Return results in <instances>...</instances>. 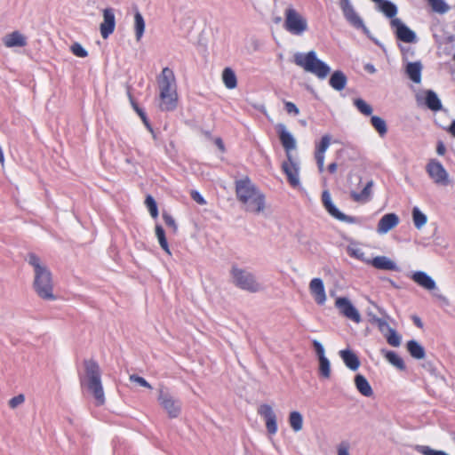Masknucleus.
Here are the masks:
<instances>
[{
  "label": "nucleus",
  "instance_id": "1",
  "mask_svg": "<svg viewBox=\"0 0 455 455\" xmlns=\"http://www.w3.org/2000/svg\"><path fill=\"white\" fill-rule=\"evenodd\" d=\"M26 260L33 267V288L36 293L43 299L55 300L52 275L48 267L35 253H29Z\"/></svg>",
  "mask_w": 455,
  "mask_h": 455
},
{
  "label": "nucleus",
  "instance_id": "2",
  "mask_svg": "<svg viewBox=\"0 0 455 455\" xmlns=\"http://www.w3.org/2000/svg\"><path fill=\"white\" fill-rule=\"evenodd\" d=\"M235 194L244 211L254 214L264 212L265 196L249 178L245 177L235 181Z\"/></svg>",
  "mask_w": 455,
  "mask_h": 455
},
{
  "label": "nucleus",
  "instance_id": "3",
  "mask_svg": "<svg viewBox=\"0 0 455 455\" xmlns=\"http://www.w3.org/2000/svg\"><path fill=\"white\" fill-rule=\"evenodd\" d=\"M159 103L162 111H172L178 103L177 84L174 73L169 68H163L158 79Z\"/></svg>",
  "mask_w": 455,
  "mask_h": 455
},
{
  "label": "nucleus",
  "instance_id": "4",
  "mask_svg": "<svg viewBox=\"0 0 455 455\" xmlns=\"http://www.w3.org/2000/svg\"><path fill=\"white\" fill-rule=\"evenodd\" d=\"M82 387H84L93 396L98 406L105 403V394L101 381V371L97 362L84 361V374L80 379Z\"/></svg>",
  "mask_w": 455,
  "mask_h": 455
},
{
  "label": "nucleus",
  "instance_id": "5",
  "mask_svg": "<svg viewBox=\"0 0 455 455\" xmlns=\"http://www.w3.org/2000/svg\"><path fill=\"white\" fill-rule=\"evenodd\" d=\"M293 61L297 66L320 79H324L331 71L330 67L316 57L315 51L307 53L297 52L293 56Z\"/></svg>",
  "mask_w": 455,
  "mask_h": 455
},
{
  "label": "nucleus",
  "instance_id": "6",
  "mask_svg": "<svg viewBox=\"0 0 455 455\" xmlns=\"http://www.w3.org/2000/svg\"><path fill=\"white\" fill-rule=\"evenodd\" d=\"M230 273L232 282L236 287L249 292H259L263 290L262 284L251 272L233 266Z\"/></svg>",
  "mask_w": 455,
  "mask_h": 455
},
{
  "label": "nucleus",
  "instance_id": "7",
  "mask_svg": "<svg viewBox=\"0 0 455 455\" xmlns=\"http://www.w3.org/2000/svg\"><path fill=\"white\" fill-rule=\"evenodd\" d=\"M284 28L294 36L303 35L308 28L305 17L293 8H287L284 12Z\"/></svg>",
  "mask_w": 455,
  "mask_h": 455
},
{
  "label": "nucleus",
  "instance_id": "8",
  "mask_svg": "<svg viewBox=\"0 0 455 455\" xmlns=\"http://www.w3.org/2000/svg\"><path fill=\"white\" fill-rule=\"evenodd\" d=\"M158 402L170 418L179 417L181 411V402L172 396L168 391L162 388L159 390Z\"/></svg>",
  "mask_w": 455,
  "mask_h": 455
},
{
  "label": "nucleus",
  "instance_id": "9",
  "mask_svg": "<svg viewBox=\"0 0 455 455\" xmlns=\"http://www.w3.org/2000/svg\"><path fill=\"white\" fill-rule=\"evenodd\" d=\"M282 170L292 188H296L300 187L299 163L291 154H288L287 160L283 162Z\"/></svg>",
  "mask_w": 455,
  "mask_h": 455
},
{
  "label": "nucleus",
  "instance_id": "10",
  "mask_svg": "<svg viewBox=\"0 0 455 455\" xmlns=\"http://www.w3.org/2000/svg\"><path fill=\"white\" fill-rule=\"evenodd\" d=\"M426 171L435 184L440 186L450 184L449 173L439 161L430 160L426 166Z\"/></svg>",
  "mask_w": 455,
  "mask_h": 455
},
{
  "label": "nucleus",
  "instance_id": "11",
  "mask_svg": "<svg viewBox=\"0 0 455 455\" xmlns=\"http://www.w3.org/2000/svg\"><path fill=\"white\" fill-rule=\"evenodd\" d=\"M322 201L326 211L335 219L347 222V223H356L355 217L347 216L341 212L332 203L331 194L325 190L322 194Z\"/></svg>",
  "mask_w": 455,
  "mask_h": 455
},
{
  "label": "nucleus",
  "instance_id": "12",
  "mask_svg": "<svg viewBox=\"0 0 455 455\" xmlns=\"http://www.w3.org/2000/svg\"><path fill=\"white\" fill-rule=\"evenodd\" d=\"M390 25L399 40L404 43H415L417 41L415 32L409 28L400 19L391 20Z\"/></svg>",
  "mask_w": 455,
  "mask_h": 455
},
{
  "label": "nucleus",
  "instance_id": "13",
  "mask_svg": "<svg viewBox=\"0 0 455 455\" xmlns=\"http://www.w3.org/2000/svg\"><path fill=\"white\" fill-rule=\"evenodd\" d=\"M335 307L345 317L358 323L361 322L359 311L353 306L351 301L344 297H339L335 301Z\"/></svg>",
  "mask_w": 455,
  "mask_h": 455
},
{
  "label": "nucleus",
  "instance_id": "14",
  "mask_svg": "<svg viewBox=\"0 0 455 455\" xmlns=\"http://www.w3.org/2000/svg\"><path fill=\"white\" fill-rule=\"evenodd\" d=\"M331 137L325 134L321 140L315 144V159L320 173L324 172L325 153L331 145Z\"/></svg>",
  "mask_w": 455,
  "mask_h": 455
},
{
  "label": "nucleus",
  "instance_id": "15",
  "mask_svg": "<svg viewBox=\"0 0 455 455\" xmlns=\"http://www.w3.org/2000/svg\"><path fill=\"white\" fill-rule=\"evenodd\" d=\"M258 413L263 417L266 427L270 435H275L277 432L276 415L273 408L267 403L261 404L258 409Z\"/></svg>",
  "mask_w": 455,
  "mask_h": 455
},
{
  "label": "nucleus",
  "instance_id": "16",
  "mask_svg": "<svg viewBox=\"0 0 455 455\" xmlns=\"http://www.w3.org/2000/svg\"><path fill=\"white\" fill-rule=\"evenodd\" d=\"M340 8L344 17L350 25L357 29L362 28L364 32H367V28L364 26L363 20L357 14L351 3L347 4H342Z\"/></svg>",
  "mask_w": 455,
  "mask_h": 455
},
{
  "label": "nucleus",
  "instance_id": "17",
  "mask_svg": "<svg viewBox=\"0 0 455 455\" xmlns=\"http://www.w3.org/2000/svg\"><path fill=\"white\" fill-rule=\"evenodd\" d=\"M276 131L280 139V141L286 151V157L288 154H291V150L296 148V140L292 134L288 132L286 126L283 124H278L276 125Z\"/></svg>",
  "mask_w": 455,
  "mask_h": 455
},
{
  "label": "nucleus",
  "instance_id": "18",
  "mask_svg": "<svg viewBox=\"0 0 455 455\" xmlns=\"http://www.w3.org/2000/svg\"><path fill=\"white\" fill-rule=\"evenodd\" d=\"M309 291L318 305H323L327 297L325 293L324 284L321 278H313L309 283Z\"/></svg>",
  "mask_w": 455,
  "mask_h": 455
},
{
  "label": "nucleus",
  "instance_id": "19",
  "mask_svg": "<svg viewBox=\"0 0 455 455\" xmlns=\"http://www.w3.org/2000/svg\"><path fill=\"white\" fill-rule=\"evenodd\" d=\"M116 26L115 14L112 9L103 11V22L100 24V34L103 38H108L113 33Z\"/></svg>",
  "mask_w": 455,
  "mask_h": 455
},
{
  "label": "nucleus",
  "instance_id": "20",
  "mask_svg": "<svg viewBox=\"0 0 455 455\" xmlns=\"http://www.w3.org/2000/svg\"><path fill=\"white\" fill-rule=\"evenodd\" d=\"M399 224V218L395 213L385 214L379 221L377 232L385 235Z\"/></svg>",
  "mask_w": 455,
  "mask_h": 455
},
{
  "label": "nucleus",
  "instance_id": "21",
  "mask_svg": "<svg viewBox=\"0 0 455 455\" xmlns=\"http://www.w3.org/2000/svg\"><path fill=\"white\" fill-rule=\"evenodd\" d=\"M411 280L418 285L427 291H433L436 288L435 280L424 271H416L411 275Z\"/></svg>",
  "mask_w": 455,
  "mask_h": 455
},
{
  "label": "nucleus",
  "instance_id": "22",
  "mask_svg": "<svg viewBox=\"0 0 455 455\" xmlns=\"http://www.w3.org/2000/svg\"><path fill=\"white\" fill-rule=\"evenodd\" d=\"M377 269L398 271L397 264L387 256H377L371 259L370 264Z\"/></svg>",
  "mask_w": 455,
  "mask_h": 455
},
{
  "label": "nucleus",
  "instance_id": "23",
  "mask_svg": "<svg viewBox=\"0 0 455 455\" xmlns=\"http://www.w3.org/2000/svg\"><path fill=\"white\" fill-rule=\"evenodd\" d=\"M373 186V180H369L361 192L351 191L350 197L356 203L366 204L371 200Z\"/></svg>",
  "mask_w": 455,
  "mask_h": 455
},
{
  "label": "nucleus",
  "instance_id": "24",
  "mask_svg": "<svg viewBox=\"0 0 455 455\" xmlns=\"http://www.w3.org/2000/svg\"><path fill=\"white\" fill-rule=\"evenodd\" d=\"M345 365L351 371H355L360 367V360L356 354L350 349H343L339 352Z\"/></svg>",
  "mask_w": 455,
  "mask_h": 455
},
{
  "label": "nucleus",
  "instance_id": "25",
  "mask_svg": "<svg viewBox=\"0 0 455 455\" xmlns=\"http://www.w3.org/2000/svg\"><path fill=\"white\" fill-rule=\"evenodd\" d=\"M4 44L8 48L22 47L27 44V38L19 31L7 34L3 38Z\"/></svg>",
  "mask_w": 455,
  "mask_h": 455
},
{
  "label": "nucleus",
  "instance_id": "26",
  "mask_svg": "<svg viewBox=\"0 0 455 455\" xmlns=\"http://www.w3.org/2000/svg\"><path fill=\"white\" fill-rule=\"evenodd\" d=\"M424 103L432 111H439L443 108L441 100L437 94L432 90H426L423 92Z\"/></svg>",
  "mask_w": 455,
  "mask_h": 455
},
{
  "label": "nucleus",
  "instance_id": "27",
  "mask_svg": "<svg viewBox=\"0 0 455 455\" xmlns=\"http://www.w3.org/2000/svg\"><path fill=\"white\" fill-rule=\"evenodd\" d=\"M355 385L358 392L363 396L370 397L373 395V390L366 379L362 374H357L355 377Z\"/></svg>",
  "mask_w": 455,
  "mask_h": 455
},
{
  "label": "nucleus",
  "instance_id": "28",
  "mask_svg": "<svg viewBox=\"0 0 455 455\" xmlns=\"http://www.w3.org/2000/svg\"><path fill=\"white\" fill-rule=\"evenodd\" d=\"M405 72L414 83L419 84L421 82L422 64L420 61L409 62L406 65Z\"/></svg>",
  "mask_w": 455,
  "mask_h": 455
},
{
  "label": "nucleus",
  "instance_id": "29",
  "mask_svg": "<svg viewBox=\"0 0 455 455\" xmlns=\"http://www.w3.org/2000/svg\"><path fill=\"white\" fill-rule=\"evenodd\" d=\"M347 83V78L346 75L340 71L337 70L332 73L330 77L329 84L336 91H342Z\"/></svg>",
  "mask_w": 455,
  "mask_h": 455
},
{
  "label": "nucleus",
  "instance_id": "30",
  "mask_svg": "<svg viewBox=\"0 0 455 455\" xmlns=\"http://www.w3.org/2000/svg\"><path fill=\"white\" fill-rule=\"evenodd\" d=\"M347 251L352 258L359 259L366 264H370L371 258L365 255V252L355 243H351L347 246Z\"/></svg>",
  "mask_w": 455,
  "mask_h": 455
},
{
  "label": "nucleus",
  "instance_id": "31",
  "mask_svg": "<svg viewBox=\"0 0 455 455\" xmlns=\"http://www.w3.org/2000/svg\"><path fill=\"white\" fill-rule=\"evenodd\" d=\"M382 355L387 360L389 363L397 368L398 370H404L405 364L403 360L394 351L381 350Z\"/></svg>",
  "mask_w": 455,
  "mask_h": 455
},
{
  "label": "nucleus",
  "instance_id": "32",
  "mask_svg": "<svg viewBox=\"0 0 455 455\" xmlns=\"http://www.w3.org/2000/svg\"><path fill=\"white\" fill-rule=\"evenodd\" d=\"M407 350L410 355L415 359H423L425 357L424 347L416 340L412 339L407 342Z\"/></svg>",
  "mask_w": 455,
  "mask_h": 455
},
{
  "label": "nucleus",
  "instance_id": "33",
  "mask_svg": "<svg viewBox=\"0 0 455 455\" xmlns=\"http://www.w3.org/2000/svg\"><path fill=\"white\" fill-rule=\"evenodd\" d=\"M222 81L228 89H235L237 85L235 73L230 68H226L222 71Z\"/></svg>",
  "mask_w": 455,
  "mask_h": 455
},
{
  "label": "nucleus",
  "instance_id": "34",
  "mask_svg": "<svg viewBox=\"0 0 455 455\" xmlns=\"http://www.w3.org/2000/svg\"><path fill=\"white\" fill-rule=\"evenodd\" d=\"M378 9L387 18H392V20L395 19V16L397 13V7L395 4L387 0H382L380 3H379Z\"/></svg>",
  "mask_w": 455,
  "mask_h": 455
},
{
  "label": "nucleus",
  "instance_id": "35",
  "mask_svg": "<svg viewBox=\"0 0 455 455\" xmlns=\"http://www.w3.org/2000/svg\"><path fill=\"white\" fill-rule=\"evenodd\" d=\"M412 220L417 229H421L427 222V217L417 206L412 209Z\"/></svg>",
  "mask_w": 455,
  "mask_h": 455
},
{
  "label": "nucleus",
  "instance_id": "36",
  "mask_svg": "<svg viewBox=\"0 0 455 455\" xmlns=\"http://www.w3.org/2000/svg\"><path fill=\"white\" fill-rule=\"evenodd\" d=\"M289 424L294 432H299L303 427V417L299 411H291L289 415Z\"/></svg>",
  "mask_w": 455,
  "mask_h": 455
},
{
  "label": "nucleus",
  "instance_id": "37",
  "mask_svg": "<svg viewBox=\"0 0 455 455\" xmlns=\"http://www.w3.org/2000/svg\"><path fill=\"white\" fill-rule=\"evenodd\" d=\"M134 29L136 40L140 41L145 31V20L139 12L134 14Z\"/></svg>",
  "mask_w": 455,
  "mask_h": 455
},
{
  "label": "nucleus",
  "instance_id": "38",
  "mask_svg": "<svg viewBox=\"0 0 455 455\" xmlns=\"http://www.w3.org/2000/svg\"><path fill=\"white\" fill-rule=\"evenodd\" d=\"M371 124L380 137L386 135L387 132V126L386 121L383 118L377 116H372L371 117Z\"/></svg>",
  "mask_w": 455,
  "mask_h": 455
},
{
  "label": "nucleus",
  "instance_id": "39",
  "mask_svg": "<svg viewBox=\"0 0 455 455\" xmlns=\"http://www.w3.org/2000/svg\"><path fill=\"white\" fill-rule=\"evenodd\" d=\"M433 12L443 14L450 10V6L444 0H427Z\"/></svg>",
  "mask_w": 455,
  "mask_h": 455
},
{
  "label": "nucleus",
  "instance_id": "40",
  "mask_svg": "<svg viewBox=\"0 0 455 455\" xmlns=\"http://www.w3.org/2000/svg\"><path fill=\"white\" fill-rule=\"evenodd\" d=\"M384 336L390 346L397 347L401 345L402 337L393 328L387 331Z\"/></svg>",
  "mask_w": 455,
  "mask_h": 455
},
{
  "label": "nucleus",
  "instance_id": "41",
  "mask_svg": "<svg viewBox=\"0 0 455 455\" xmlns=\"http://www.w3.org/2000/svg\"><path fill=\"white\" fill-rule=\"evenodd\" d=\"M354 105L357 110L364 116H371L372 114L373 109L371 106L362 99H355L354 100Z\"/></svg>",
  "mask_w": 455,
  "mask_h": 455
},
{
  "label": "nucleus",
  "instance_id": "42",
  "mask_svg": "<svg viewBox=\"0 0 455 455\" xmlns=\"http://www.w3.org/2000/svg\"><path fill=\"white\" fill-rule=\"evenodd\" d=\"M319 359V371L323 378H330L331 376V363L326 356H322Z\"/></svg>",
  "mask_w": 455,
  "mask_h": 455
},
{
  "label": "nucleus",
  "instance_id": "43",
  "mask_svg": "<svg viewBox=\"0 0 455 455\" xmlns=\"http://www.w3.org/2000/svg\"><path fill=\"white\" fill-rule=\"evenodd\" d=\"M145 204L148 207L150 215L156 219L158 216V209L155 199L151 196H148L145 200Z\"/></svg>",
  "mask_w": 455,
  "mask_h": 455
},
{
  "label": "nucleus",
  "instance_id": "44",
  "mask_svg": "<svg viewBox=\"0 0 455 455\" xmlns=\"http://www.w3.org/2000/svg\"><path fill=\"white\" fill-rule=\"evenodd\" d=\"M70 51L74 55L79 58H85L88 55L87 51L79 43L73 44L70 47Z\"/></svg>",
  "mask_w": 455,
  "mask_h": 455
},
{
  "label": "nucleus",
  "instance_id": "45",
  "mask_svg": "<svg viewBox=\"0 0 455 455\" xmlns=\"http://www.w3.org/2000/svg\"><path fill=\"white\" fill-rule=\"evenodd\" d=\"M129 379L132 382L137 383L138 385H140L141 387H147L149 389L152 388L151 385L144 378L140 377L138 375L132 374V375H130Z\"/></svg>",
  "mask_w": 455,
  "mask_h": 455
},
{
  "label": "nucleus",
  "instance_id": "46",
  "mask_svg": "<svg viewBox=\"0 0 455 455\" xmlns=\"http://www.w3.org/2000/svg\"><path fill=\"white\" fill-rule=\"evenodd\" d=\"M415 450L422 455H437L439 452L427 445H417Z\"/></svg>",
  "mask_w": 455,
  "mask_h": 455
},
{
  "label": "nucleus",
  "instance_id": "47",
  "mask_svg": "<svg viewBox=\"0 0 455 455\" xmlns=\"http://www.w3.org/2000/svg\"><path fill=\"white\" fill-rule=\"evenodd\" d=\"M415 450L422 455H437L439 452L427 445H417Z\"/></svg>",
  "mask_w": 455,
  "mask_h": 455
},
{
  "label": "nucleus",
  "instance_id": "48",
  "mask_svg": "<svg viewBox=\"0 0 455 455\" xmlns=\"http://www.w3.org/2000/svg\"><path fill=\"white\" fill-rule=\"evenodd\" d=\"M24 401H25V396L23 395H18L12 397V399H10L8 404L12 409H15L18 406H20V404H22L24 403Z\"/></svg>",
  "mask_w": 455,
  "mask_h": 455
},
{
  "label": "nucleus",
  "instance_id": "49",
  "mask_svg": "<svg viewBox=\"0 0 455 455\" xmlns=\"http://www.w3.org/2000/svg\"><path fill=\"white\" fill-rule=\"evenodd\" d=\"M163 220L164 223L171 228L174 232L177 231L178 227L176 225L175 220L168 213L164 212L163 213Z\"/></svg>",
  "mask_w": 455,
  "mask_h": 455
},
{
  "label": "nucleus",
  "instance_id": "50",
  "mask_svg": "<svg viewBox=\"0 0 455 455\" xmlns=\"http://www.w3.org/2000/svg\"><path fill=\"white\" fill-rule=\"evenodd\" d=\"M374 322L376 323V324L378 325L379 331L383 334H385L387 331H388L391 329V327L389 326V324L387 323V322L385 319L375 318Z\"/></svg>",
  "mask_w": 455,
  "mask_h": 455
},
{
  "label": "nucleus",
  "instance_id": "51",
  "mask_svg": "<svg viewBox=\"0 0 455 455\" xmlns=\"http://www.w3.org/2000/svg\"><path fill=\"white\" fill-rule=\"evenodd\" d=\"M284 106L288 114H292L294 116H298L299 114V110L294 103L291 101H285Z\"/></svg>",
  "mask_w": 455,
  "mask_h": 455
},
{
  "label": "nucleus",
  "instance_id": "52",
  "mask_svg": "<svg viewBox=\"0 0 455 455\" xmlns=\"http://www.w3.org/2000/svg\"><path fill=\"white\" fill-rule=\"evenodd\" d=\"M313 346L315 347V350L317 354V356L318 358H322V356H325L324 355V347L318 341V340H314L313 341Z\"/></svg>",
  "mask_w": 455,
  "mask_h": 455
},
{
  "label": "nucleus",
  "instance_id": "53",
  "mask_svg": "<svg viewBox=\"0 0 455 455\" xmlns=\"http://www.w3.org/2000/svg\"><path fill=\"white\" fill-rule=\"evenodd\" d=\"M191 197L193 198L194 201H196L197 204H199L201 205H204L206 204V201L204 200V198L197 191H195V190L192 191Z\"/></svg>",
  "mask_w": 455,
  "mask_h": 455
},
{
  "label": "nucleus",
  "instance_id": "54",
  "mask_svg": "<svg viewBox=\"0 0 455 455\" xmlns=\"http://www.w3.org/2000/svg\"><path fill=\"white\" fill-rule=\"evenodd\" d=\"M338 455H350L349 454V447L347 443H341L338 446Z\"/></svg>",
  "mask_w": 455,
  "mask_h": 455
},
{
  "label": "nucleus",
  "instance_id": "55",
  "mask_svg": "<svg viewBox=\"0 0 455 455\" xmlns=\"http://www.w3.org/2000/svg\"><path fill=\"white\" fill-rule=\"evenodd\" d=\"M158 243H159L161 248L164 251H166L168 254H171V251H170L169 245H168V243H167L165 235L164 237L159 238L158 239Z\"/></svg>",
  "mask_w": 455,
  "mask_h": 455
},
{
  "label": "nucleus",
  "instance_id": "56",
  "mask_svg": "<svg viewBox=\"0 0 455 455\" xmlns=\"http://www.w3.org/2000/svg\"><path fill=\"white\" fill-rule=\"evenodd\" d=\"M156 235L157 237V240L165 235L164 228L159 225L156 226Z\"/></svg>",
  "mask_w": 455,
  "mask_h": 455
},
{
  "label": "nucleus",
  "instance_id": "57",
  "mask_svg": "<svg viewBox=\"0 0 455 455\" xmlns=\"http://www.w3.org/2000/svg\"><path fill=\"white\" fill-rule=\"evenodd\" d=\"M446 151L445 146L442 141H439L436 147V152L438 155L443 156Z\"/></svg>",
  "mask_w": 455,
  "mask_h": 455
},
{
  "label": "nucleus",
  "instance_id": "58",
  "mask_svg": "<svg viewBox=\"0 0 455 455\" xmlns=\"http://www.w3.org/2000/svg\"><path fill=\"white\" fill-rule=\"evenodd\" d=\"M338 169V164L336 163H331L328 165L327 170L330 173H335Z\"/></svg>",
  "mask_w": 455,
  "mask_h": 455
},
{
  "label": "nucleus",
  "instance_id": "59",
  "mask_svg": "<svg viewBox=\"0 0 455 455\" xmlns=\"http://www.w3.org/2000/svg\"><path fill=\"white\" fill-rule=\"evenodd\" d=\"M364 69H365L367 72L371 73V74H374V73L376 72V68H375V67H374L372 64H370V63H368V64H366V65L364 66Z\"/></svg>",
  "mask_w": 455,
  "mask_h": 455
},
{
  "label": "nucleus",
  "instance_id": "60",
  "mask_svg": "<svg viewBox=\"0 0 455 455\" xmlns=\"http://www.w3.org/2000/svg\"><path fill=\"white\" fill-rule=\"evenodd\" d=\"M215 144L222 152L225 150L223 141L220 138L215 140Z\"/></svg>",
  "mask_w": 455,
  "mask_h": 455
},
{
  "label": "nucleus",
  "instance_id": "61",
  "mask_svg": "<svg viewBox=\"0 0 455 455\" xmlns=\"http://www.w3.org/2000/svg\"><path fill=\"white\" fill-rule=\"evenodd\" d=\"M141 120L143 121V123L145 124V125L147 126V128H148L150 132H152V128H151V126H150V124H149V123H148V118H147V116H146L145 113H141Z\"/></svg>",
  "mask_w": 455,
  "mask_h": 455
},
{
  "label": "nucleus",
  "instance_id": "62",
  "mask_svg": "<svg viewBox=\"0 0 455 455\" xmlns=\"http://www.w3.org/2000/svg\"><path fill=\"white\" fill-rule=\"evenodd\" d=\"M129 97H130L131 102H132L134 109L139 114V116L141 117V113H144V112L140 108H139V107L135 103H133L132 96L130 94H129Z\"/></svg>",
  "mask_w": 455,
  "mask_h": 455
},
{
  "label": "nucleus",
  "instance_id": "63",
  "mask_svg": "<svg viewBox=\"0 0 455 455\" xmlns=\"http://www.w3.org/2000/svg\"><path fill=\"white\" fill-rule=\"evenodd\" d=\"M449 132L455 137V120L451 123Z\"/></svg>",
  "mask_w": 455,
  "mask_h": 455
},
{
  "label": "nucleus",
  "instance_id": "64",
  "mask_svg": "<svg viewBox=\"0 0 455 455\" xmlns=\"http://www.w3.org/2000/svg\"><path fill=\"white\" fill-rule=\"evenodd\" d=\"M414 323H415V324H416L418 327H422V323H421V321H420V319H419V318L415 317V319H414Z\"/></svg>",
  "mask_w": 455,
  "mask_h": 455
}]
</instances>
